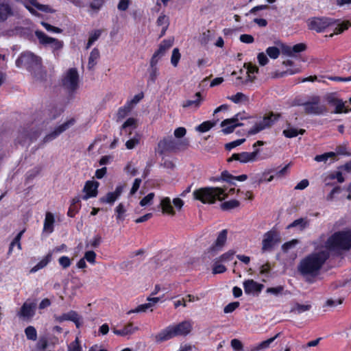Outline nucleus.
I'll return each mask as SVG.
<instances>
[{
  "label": "nucleus",
  "mask_w": 351,
  "mask_h": 351,
  "mask_svg": "<svg viewBox=\"0 0 351 351\" xmlns=\"http://www.w3.org/2000/svg\"><path fill=\"white\" fill-rule=\"evenodd\" d=\"M329 257L327 250L313 252L300 260L297 269L300 276L308 283H313L319 276L321 269Z\"/></svg>",
  "instance_id": "nucleus-1"
},
{
  "label": "nucleus",
  "mask_w": 351,
  "mask_h": 351,
  "mask_svg": "<svg viewBox=\"0 0 351 351\" xmlns=\"http://www.w3.org/2000/svg\"><path fill=\"white\" fill-rule=\"evenodd\" d=\"M318 245L324 247V250L339 252L351 248V230L335 232L326 240L322 235L318 241Z\"/></svg>",
  "instance_id": "nucleus-2"
},
{
  "label": "nucleus",
  "mask_w": 351,
  "mask_h": 351,
  "mask_svg": "<svg viewBox=\"0 0 351 351\" xmlns=\"http://www.w3.org/2000/svg\"><path fill=\"white\" fill-rule=\"evenodd\" d=\"M16 66L18 68L25 67L37 80H42L45 77L41 58L31 51L23 52L16 60Z\"/></svg>",
  "instance_id": "nucleus-3"
},
{
  "label": "nucleus",
  "mask_w": 351,
  "mask_h": 351,
  "mask_svg": "<svg viewBox=\"0 0 351 351\" xmlns=\"http://www.w3.org/2000/svg\"><path fill=\"white\" fill-rule=\"evenodd\" d=\"M192 328L191 321L185 320L177 325L167 327L157 335H152V337L159 343L176 336H186L191 332Z\"/></svg>",
  "instance_id": "nucleus-4"
},
{
  "label": "nucleus",
  "mask_w": 351,
  "mask_h": 351,
  "mask_svg": "<svg viewBox=\"0 0 351 351\" xmlns=\"http://www.w3.org/2000/svg\"><path fill=\"white\" fill-rule=\"evenodd\" d=\"M226 197L224 190L219 187H205L193 191L194 199L204 204H213L216 199L222 200Z\"/></svg>",
  "instance_id": "nucleus-5"
},
{
  "label": "nucleus",
  "mask_w": 351,
  "mask_h": 351,
  "mask_svg": "<svg viewBox=\"0 0 351 351\" xmlns=\"http://www.w3.org/2000/svg\"><path fill=\"white\" fill-rule=\"evenodd\" d=\"M62 86L69 94L75 93L80 87V76L75 68L68 69L62 76Z\"/></svg>",
  "instance_id": "nucleus-6"
},
{
  "label": "nucleus",
  "mask_w": 351,
  "mask_h": 351,
  "mask_svg": "<svg viewBox=\"0 0 351 351\" xmlns=\"http://www.w3.org/2000/svg\"><path fill=\"white\" fill-rule=\"evenodd\" d=\"M337 21L328 17H313L308 21V27L317 32H324L327 27L333 26Z\"/></svg>",
  "instance_id": "nucleus-7"
},
{
  "label": "nucleus",
  "mask_w": 351,
  "mask_h": 351,
  "mask_svg": "<svg viewBox=\"0 0 351 351\" xmlns=\"http://www.w3.org/2000/svg\"><path fill=\"white\" fill-rule=\"evenodd\" d=\"M35 35L39 40L40 44L45 45H50L53 52L56 56L58 55V51L61 50L64 46L63 41L49 37L41 31L36 30L35 32Z\"/></svg>",
  "instance_id": "nucleus-8"
},
{
  "label": "nucleus",
  "mask_w": 351,
  "mask_h": 351,
  "mask_svg": "<svg viewBox=\"0 0 351 351\" xmlns=\"http://www.w3.org/2000/svg\"><path fill=\"white\" fill-rule=\"evenodd\" d=\"M36 302L30 299L27 300L16 313L17 317L24 321H29L36 314Z\"/></svg>",
  "instance_id": "nucleus-9"
},
{
  "label": "nucleus",
  "mask_w": 351,
  "mask_h": 351,
  "mask_svg": "<svg viewBox=\"0 0 351 351\" xmlns=\"http://www.w3.org/2000/svg\"><path fill=\"white\" fill-rule=\"evenodd\" d=\"M304 111L307 114L319 115L326 112L325 106L320 104L319 97H313L311 101L303 104Z\"/></svg>",
  "instance_id": "nucleus-10"
},
{
  "label": "nucleus",
  "mask_w": 351,
  "mask_h": 351,
  "mask_svg": "<svg viewBox=\"0 0 351 351\" xmlns=\"http://www.w3.org/2000/svg\"><path fill=\"white\" fill-rule=\"evenodd\" d=\"M278 117L279 114H274V113H271L269 116L265 117L248 131V134L253 135L257 134L261 130L270 127Z\"/></svg>",
  "instance_id": "nucleus-11"
},
{
  "label": "nucleus",
  "mask_w": 351,
  "mask_h": 351,
  "mask_svg": "<svg viewBox=\"0 0 351 351\" xmlns=\"http://www.w3.org/2000/svg\"><path fill=\"white\" fill-rule=\"evenodd\" d=\"M259 153L260 149H255L252 152H243L239 154H233L232 156L227 160V161L230 162L233 160H238L241 163L254 162L256 160Z\"/></svg>",
  "instance_id": "nucleus-12"
},
{
  "label": "nucleus",
  "mask_w": 351,
  "mask_h": 351,
  "mask_svg": "<svg viewBox=\"0 0 351 351\" xmlns=\"http://www.w3.org/2000/svg\"><path fill=\"white\" fill-rule=\"evenodd\" d=\"M75 121L74 119H71L62 124L57 126L55 129L50 133L47 134L43 138L44 143H48L53 139L56 138L60 134L63 133L64 131L68 130L70 127L74 125Z\"/></svg>",
  "instance_id": "nucleus-13"
},
{
  "label": "nucleus",
  "mask_w": 351,
  "mask_h": 351,
  "mask_svg": "<svg viewBox=\"0 0 351 351\" xmlns=\"http://www.w3.org/2000/svg\"><path fill=\"white\" fill-rule=\"evenodd\" d=\"M53 318L56 322L59 323L64 321H71L75 323L77 328H80L82 324V317L75 311H70L61 315H54Z\"/></svg>",
  "instance_id": "nucleus-14"
},
{
  "label": "nucleus",
  "mask_w": 351,
  "mask_h": 351,
  "mask_svg": "<svg viewBox=\"0 0 351 351\" xmlns=\"http://www.w3.org/2000/svg\"><path fill=\"white\" fill-rule=\"evenodd\" d=\"M243 119V117L239 114H237L234 117L231 119H226L221 123V127L223 128L222 132L224 134H230L233 132L234 129L238 126L243 125L242 123H239V120Z\"/></svg>",
  "instance_id": "nucleus-15"
},
{
  "label": "nucleus",
  "mask_w": 351,
  "mask_h": 351,
  "mask_svg": "<svg viewBox=\"0 0 351 351\" xmlns=\"http://www.w3.org/2000/svg\"><path fill=\"white\" fill-rule=\"evenodd\" d=\"M280 241L278 233L274 230H270L266 232L263 236L262 241V251L266 252L272 248V247Z\"/></svg>",
  "instance_id": "nucleus-16"
},
{
  "label": "nucleus",
  "mask_w": 351,
  "mask_h": 351,
  "mask_svg": "<svg viewBox=\"0 0 351 351\" xmlns=\"http://www.w3.org/2000/svg\"><path fill=\"white\" fill-rule=\"evenodd\" d=\"M326 100L329 104L335 106V110L333 111V113L340 114L342 112L347 113L349 112V110L346 108L344 102L338 99L335 94L331 93L327 95Z\"/></svg>",
  "instance_id": "nucleus-17"
},
{
  "label": "nucleus",
  "mask_w": 351,
  "mask_h": 351,
  "mask_svg": "<svg viewBox=\"0 0 351 351\" xmlns=\"http://www.w3.org/2000/svg\"><path fill=\"white\" fill-rule=\"evenodd\" d=\"M180 143L171 137L164 138L158 143V149L161 154L166 152H173L179 148Z\"/></svg>",
  "instance_id": "nucleus-18"
},
{
  "label": "nucleus",
  "mask_w": 351,
  "mask_h": 351,
  "mask_svg": "<svg viewBox=\"0 0 351 351\" xmlns=\"http://www.w3.org/2000/svg\"><path fill=\"white\" fill-rule=\"evenodd\" d=\"M173 40H164L159 45L158 50L154 53L150 60H155L158 62L159 60L164 56L167 51L173 45Z\"/></svg>",
  "instance_id": "nucleus-19"
},
{
  "label": "nucleus",
  "mask_w": 351,
  "mask_h": 351,
  "mask_svg": "<svg viewBox=\"0 0 351 351\" xmlns=\"http://www.w3.org/2000/svg\"><path fill=\"white\" fill-rule=\"evenodd\" d=\"M99 182L95 181H87L84 187V192L86 194L82 197V199L87 200L90 197H95L97 195V189Z\"/></svg>",
  "instance_id": "nucleus-20"
},
{
  "label": "nucleus",
  "mask_w": 351,
  "mask_h": 351,
  "mask_svg": "<svg viewBox=\"0 0 351 351\" xmlns=\"http://www.w3.org/2000/svg\"><path fill=\"white\" fill-rule=\"evenodd\" d=\"M306 49V45L304 43H298L293 46L282 45V51L283 54L288 56L295 57V53L302 52Z\"/></svg>",
  "instance_id": "nucleus-21"
},
{
  "label": "nucleus",
  "mask_w": 351,
  "mask_h": 351,
  "mask_svg": "<svg viewBox=\"0 0 351 351\" xmlns=\"http://www.w3.org/2000/svg\"><path fill=\"white\" fill-rule=\"evenodd\" d=\"M39 133L37 131H32L31 129H23L19 132L17 137L19 143H24L27 141H33L36 139L38 136Z\"/></svg>",
  "instance_id": "nucleus-22"
},
{
  "label": "nucleus",
  "mask_w": 351,
  "mask_h": 351,
  "mask_svg": "<svg viewBox=\"0 0 351 351\" xmlns=\"http://www.w3.org/2000/svg\"><path fill=\"white\" fill-rule=\"evenodd\" d=\"M14 15V10L7 1L0 2V22L5 21L9 17Z\"/></svg>",
  "instance_id": "nucleus-23"
},
{
  "label": "nucleus",
  "mask_w": 351,
  "mask_h": 351,
  "mask_svg": "<svg viewBox=\"0 0 351 351\" xmlns=\"http://www.w3.org/2000/svg\"><path fill=\"white\" fill-rule=\"evenodd\" d=\"M244 291L247 294L261 292L263 288V285L258 284L253 280H247L243 282Z\"/></svg>",
  "instance_id": "nucleus-24"
},
{
  "label": "nucleus",
  "mask_w": 351,
  "mask_h": 351,
  "mask_svg": "<svg viewBox=\"0 0 351 351\" xmlns=\"http://www.w3.org/2000/svg\"><path fill=\"white\" fill-rule=\"evenodd\" d=\"M138 329L137 326H134L132 323H128L121 329L113 328L112 332L117 335L127 337L134 334L136 331L138 330Z\"/></svg>",
  "instance_id": "nucleus-25"
},
{
  "label": "nucleus",
  "mask_w": 351,
  "mask_h": 351,
  "mask_svg": "<svg viewBox=\"0 0 351 351\" xmlns=\"http://www.w3.org/2000/svg\"><path fill=\"white\" fill-rule=\"evenodd\" d=\"M228 232L226 230L221 231L215 242V244L210 248V252L218 251L221 250L226 243Z\"/></svg>",
  "instance_id": "nucleus-26"
},
{
  "label": "nucleus",
  "mask_w": 351,
  "mask_h": 351,
  "mask_svg": "<svg viewBox=\"0 0 351 351\" xmlns=\"http://www.w3.org/2000/svg\"><path fill=\"white\" fill-rule=\"evenodd\" d=\"M221 178L223 180L229 182L230 184H234V181H245L247 179V176L243 174L239 176H234L229 173L227 171H225L221 173Z\"/></svg>",
  "instance_id": "nucleus-27"
},
{
  "label": "nucleus",
  "mask_w": 351,
  "mask_h": 351,
  "mask_svg": "<svg viewBox=\"0 0 351 351\" xmlns=\"http://www.w3.org/2000/svg\"><path fill=\"white\" fill-rule=\"evenodd\" d=\"M54 222L55 220L53 215L51 213L47 212L45 215L43 231L51 233L53 231Z\"/></svg>",
  "instance_id": "nucleus-28"
},
{
  "label": "nucleus",
  "mask_w": 351,
  "mask_h": 351,
  "mask_svg": "<svg viewBox=\"0 0 351 351\" xmlns=\"http://www.w3.org/2000/svg\"><path fill=\"white\" fill-rule=\"evenodd\" d=\"M158 62L155 60H150L149 68L148 69L149 72V80L152 83H154L156 78L159 75L158 68L157 66Z\"/></svg>",
  "instance_id": "nucleus-29"
},
{
  "label": "nucleus",
  "mask_w": 351,
  "mask_h": 351,
  "mask_svg": "<svg viewBox=\"0 0 351 351\" xmlns=\"http://www.w3.org/2000/svg\"><path fill=\"white\" fill-rule=\"evenodd\" d=\"M162 213H167L170 215H174L175 211L171 206V202L169 197H164L161 199L160 204Z\"/></svg>",
  "instance_id": "nucleus-30"
},
{
  "label": "nucleus",
  "mask_w": 351,
  "mask_h": 351,
  "mask_svg": "<svg viewBox=\"0 0 351 351\" xmlns=\"http://www.w3.org/2000/svg\"><path fill=\"white\" fill-rule=\"evenodd\" d=\"M272 171L269 170L267 171H265L262 174H256L252 178V183L256 184L257 185H260L265 181L271 182L274 179V176H270L268 178H266V176L270 173Z\"/></svg>",
  "instance_id": "nucleus-31"
},
{
  "label": "nucleus",
  "mask_w": 351,
  "mask_h": 351,
  "mask_svg": "<svg viewBox=\"0 0 351 351\" xmlns=\"http://www.w3.org/2000/svg\"><path fill=\"white\" fill-rule=\"evenodd\" d=\"M52 254L48 253L39 263H38L34 267L30 269V273H35L37 271L44 268L51 261Z\"/></svg>",
  "instance_id": "nucleus-32"
},
{
  "label": "nucleus",
  "mask_w": 351,
  "mask_h": 351,
  "mask_svg": "<svg viewBox=\"0 0 351 351\" xmlns=\"http://www.w3.org/2000/svg\"><path fill=\"white\" fill-rule=\"evenodd\" d=\"M280 334V333H278L274 337L261 342L257 346H256L253 348H252L251 351H259L261 350H263V349L269 348L271 344L275 341V339L279 337Z\"/></svg>",
  "instance_id": "nucleus-33"
},
{
  "label": "nucleus",
  "mask_w": 351,
  "mask_h": 351,
  "mask_svg": "<svg viewBox=\"0 0 351 351\" xmlns=\"http://www.w3.org/2000/svg\"><path fill=\"white\" fill-rule=\"evenodd\" d=\"M100 53L97 48H94L90 53L88 58V68L92 69L96 65L97 60L99 58Z\"/></svg>",
  "instance_id": "nucleus-34"
},
{
  "label": "nucleus",
  "mask_w": 351,
  "mask_h": 351,
  "mask_svg": "<svg viewBox=\"0 0 351 351\" xmlns=\"http://www.w3.org/2000/svg\"><path fill=\"white\" fill-rule=\"evenodd\" d=\"M126 211L127 208L123 203H119L118 206L114 208L117 220L118 221H123L125 219Z\"/></svg>",
  "instance_id": "nucleus-35"
},
{
  "label": "nucleus",
  "mask_w": 351,
  "mask_h": 351,
  "mask_svg": "<svg viewBox=\"0 0 351 351\" xmlns=\"http://www.w3.org/2000/svg\"><path fill=\"white\" fill-rule=\"evenodd\" d=\"M195 96L197 97V99L195 100H186L182 104L183 108H189V107H194L195 109H197L199 108L201 102V94L200 93H197L195 94Z\"/></svg>",
  "instance_id": "nucleus-36"
},
{
  "label": "nucleus",
  "mask_w": 351,
  "mask_h": 351,
  "mask_svg": "<svg viewBox=\"0 0 351 351\" xmlns=\"http://www.w3.org/2000/svg\"><path fill=\"white\" fill-rule=\"evenodd\" d=\"M310 304H300L298 303L295 304L290 310L291 313L300 314L305 311H308L311 308Z\"/></svg>",
  "instance_id": "nucleus-37"
},
{
  "label": "nucleus",
  "mask_w": 351,
  "mask_h": 351,
  "mask_svg": "<svg viewBox=\"0 0 351 351\" xmlns=\"http://www.w3.org/2000/svg\"><path fill=\"white\" fill-rule=\"evenodd\" d=\"M305 133V130L300 129L298 130L294 128H289L283 131L284 135L287 138H293L295 137L298 134H304Z\"/></svg>",
  "instance_id": "nucleus-38"
},
{
  "label": "nucleus",
  "mask_w": 351,
  "mask_h": 351,
  "mask_svg": "<svg viewBox=\"0 0 351 351\" xmlns=\"http://www.w3.org/2000/svg\"><path fill=\"white\" fill-rule=\"evenodd\" d=\"M308 226V222L306 219H305L304 218H300V219H295L291 223H290L287 226V228L289 229L291 228L298 226V227H300V230H303L305 228H306Z\"/></svg>",
  "instance_id": "nucleus-39"
},
{
  "label": "nucleus",
  "mask_w": 351,
  "mask_h": 351,
  "mask_svg": "<svg viewBox=\"0 0 351 351\" xmlns=\"http://www.w3.org/2000/svg\"><path fill=\"white\" fill-rule=\"evenodd\" d=\"M101 34V30L96 29L90 34L89 39L86 46V49H88L91 45L99 38Z\"/></svg>",
  "instance_id": "nucleus-40"
},
{
  "label": "nucleus",
  "mask_w": 351,
  "mask_h": 351,
  "mask_svg": "<svg viewBox=\"0 0 351 351\" xmlns=\"http://www.w3.org/2000/svg\"><path fill=\"white\" fill-rule=\"evenodd\" d=\"M240 203L237 199H231L227 202H224L221 204V209L224 210H230L235 208L239 206Z\"/></svg>",
  "instance_id": "nucleus-41"
},
{
  "label": "nucleus",
  "mask_w": 351,
  "mask_h": 351,
  "mask_svg": "<svg viewBox=\"0 0 351 351\" xmlns=\"http://www.w3.org/2000/svg\"><path fill=\"white\" fill-rule=\"evenodd\" d=\"M215 124V122L204 121L196 128V130L200 132H205L210 130Z\"/></svg>",
  "instance_id": "nucleus-42"
},
{
  "label": "nucleus",
  "mask_w": 351,
  "mask_h": 351,
  "mask_svg": "<svg viewBox=\"0 0 351 351\" xmlns=\"http://www.w3.org/2000/svg\"><path fill=\"white\" fill-rule=\"evenodd\" d=\"M336 156L335 152H327L321 155H317L315 157V160L317 162H326L329 158H334Z\"/></svg>",
  "instance_id": "nucleus-43"
},
{
  "label": "nucleus",
  "mask_w": 351,
  "mask_h": 351,
  "mask_svg": "<svg viewBox=\"0 0 351 351\" xmlns=\"http://www.w3.org/2000/svg\"><path fill=\"white\" fill-rule=\"evenodd\" d=\"M25 333L27 338L29 340L35 341L37 339V332L34 326H29L25 329Z\"/></svg>",
  "instance_id": "nucleus-44"
},
{
  "label": "nucleus",
  "mask_w": 351,
  "mask_h": 351,
  "mask_svg": "<svg viewBox=\"0 0 351 351\" xmlns=\"http://www.w3.org/2000/svg\"><path fill=\"white\" fill-rule=\"evenodd\" d=\"M181 54L180 53L178 48H174L172 51L171 57V63L174 66L176 67L178 64V62L180 60Z\"/></svg>",
  "instance_id": "nucleus-45"
},
{
  "label": "nucleus",
  "mask_w": 351,
  "mask_h": 351,
  "mask_svg": "<svg viewBox=\"0 0 351 351\" xmlns=\"http://www.w3.org/2000/svg\"><path fill=\"white\" fill-rule=\"evenodd\" d=\"M234 254V252L230 250L222 255H221L219 257L217 258L215 260H217L219 263H226L228 261H230L233 258V256Z\"/></svg>",
  "instance_id": "nucleus-46"
},
{
  "label": "nucleus",
  "mask_w": 351,
  "mask_h": 351,
  "mask_svg": "<svg viewBox=\"0 0 351 351\" xmlns=\"http://www.w3.org/2000/svg\"><path fill=\"white\" fill-rule=\"evenodd\" d=\"M30 3L38 10L45 12H53V10L47 5H43L37 2L36 0H29Z\"/></svg>",
  "instance_id": "nucleus-47"
},
{
  "label": "nucleus",
  "mask_w": 351,
  "mask_h": 351,
  "mask_svg": "<svg viewBox=\"0 0 351 351\" xmlns=\"http://www.w3.org/2000/svg\"><path fill=\"white\" fill-rule=\"evenodd\" d=\"M228 99L236 104L248 100L247 96L242 93H237L236 95L229 97Z\"/></svg>",
  "instance_id": "nucleus-48"
},
{
  "label": "nucleus",
  "mask_w": 351,
  "mask_h": 351,
  "mask_svg": "<svg viewBox=\"0 0 351 351\" xmlns=\"http://www.w3.org/2000/svg\"><path fill=\"white\" fill-rule=\"evenodd\" d=\"M226 271V267L217 260L214 261L213 273L214 274H222Z\"/></svg>",
  "instance_id": "nucleus-49"
},
{
  "label": "nucleus",
  "mask_w": 351,
  "mask_h": 351,
  "mask_svg": "<svg viewBox=\"0 0 351 351\" xmlns=\"http://www.w3.org/2000/svg\"><path fill=\"white\" fill-rule=\"evenodd\" d=\"M140 138H141L140 136L136 134L133 138L127 141L125 143V146H126L127 149H134L135 147V146L139 143Z\"/></svg>",
  "instance_id": "nucleus-50"
},
{
  "label": "nucleus",
  "mask_w": 351,
  "mask_h": 351,
  "mask_svg": "<svg viewBox=\"0 0 351 351\" xmlns=\"http://www.w3.org/2000/svg\"><path fill=\"white\" fill-rule=\"evenodd\" d=\"M117 199L112 192H109L104 197H101L100 201L103 203L112 204Z\"/></svg>",
  "instance_id": "nucleus-51"
},
{
  "label": "nucleus",
  "mask_w": 351,
  "mask_h": 351,
  "mask_svg": "<svg viewBox=\"0 0 351 351\" xmlns=\"http://www.w3.org/2000/svg\"><path fill=\"white\" fill-rule=\"evenodd\" d=\"M152 306V304L151 302H148L146 304H141L138 306L135 309L130 310L128 312V314L133 313H141L145 312L148 308Z\"/></svg>",
  "instance_id": "nucleus-52"
},
{
  "label": "nucleus",
  "mask_w": 351,
  "mask_h": 351,
  "mask_svg": "<svg viewBox=\"0 0 351 351\" xmlns=\"http://www.w3.org/2000/svg\"><path fill=\"white\" fill-rule=\"evenodd\" d=\"M267 54L272 59H276L280 53V49L276 47H269L266 49Z\"/></svg>",
  "instance_id": "nucleus-53"
},
{
  "label": "nucleus",
  "mask_w": 351,
  "mask_h": 351,
  "mask_svg": "<svg viewBox=\"0 0 351 351\" xmlns=\"http://www.w3.org/2000/svg\"><path fill=\"white\" fill-rule=\"evenodd\" d=\"M157 25L163 27H168L169 25V17L165 14H161L158 16L156 21Z\"/></svg>",
  "instance_id": "nucleus-54"
},
{
  "label": "nucleus",
  "mask_w": 351,
  "mask_h": 351,
  "mask_svg": "<svg viewBox=\"0 0 351 351\" xmlns=\"http://www.w3.org/2000/svg\"><path fill=\"white\" fill-rule=\"evenodd\" d=\"M350 26H351V23L349 21L339 23L335 27V34H341L344 30L348 29Z\"/></svg>",
  "instance_id": "nucleus-55"
},
{
  "label": "nucleus",
  "mask_w": 351,
  "mask_h": 351,
  "mask_svg": "<svg viewBox=\"0 0 351 351\" xmlns=\"http://www.w3.org/2000/svg\"><path fill=\"white\" fill-rule=\"evenodd\" d=\"M154 197V193H149L147 195L144 197L140 201V205L141 206H146L147 205L152 204Z\"/></svg>",
  "instance_id": "nucleus-56"
},
{
  "label": "nucleus",
  "mask_w": 351,
  "mask_h": 351,
  "mask_svg": "<svg viewBox=\"0 0 351 351\" xmlns=\"http://www.w3.org/2000/svg\"><path fill=\"white\" fill-rule=\"evenodd\" d=\"M245 138H241L236 141H234L232 142L228 143L226 144L225 147L227 150H231L232 149L241 145L245 142Z\"/></svg>",
  "instance_id": "nucleus-57"
},
{
  "label": "nucleus",
  "mask_w": 351,
  "mask_h": 351,
  "mask_svg": "<svg viewBox=\"0 0 351 351\" xmlns=\"http://www.w3.org/2000/svg\"><path fill=\"white\" fill-rule=\"evenodd\" d=\"M283 290H284L283 286H278L276 287L267 288L266 290V292L267 293L273 294L274 295H278L280 294H282Z\"/></svg>",
  "instance_id": "nucleus-58"
},
{
  "label": "nucleus",
  "mask_w": 351,
  "mask_h": 351,
  "mask_svg": "<svg viewBox=\"0 0 351 351\" xmlns=\"http://www.w3.org/2000/svg\"><path fill=\"white\" fill-rule=\"evenodd\" d=\"M68 351H82V347L80 345V341L77 337L74 341L71 342L69 345Z\"/></svg>",
  "instance_id": "nucleus-59"
},
{
  "label": "nucleus",
  "mask_w": 351,
  "mask_h": 351,
  "mask_svg": "<svg viewBox=\"0 0 351 351\" xmlns=\"http://www.w3.org/2000/svg\"><path fill=\"white\" fill-rule=\"evenodd\" d=\"M132 108L131 106H130L128 104L123 106V108H121L117 113L119 118H124L130 111Z\"/></svg>",
  "instance_id": "nucleus-60"
},
{
  "label": "nucleus",
  "mask_w": 351,
  "mask_h": 351,
  "mask_svg": "<svg viewBox=\"0 0 351 351\" xmlns=\"http://www.w3.org/2000/svg\"><path fill=\"white\" fill-rule=\"evenodd\" d=\"M239 306V302H233L231 303H229L228 305H226L223 308V312L225 313H230L233 312L237 308H238Z\"/></svg>",
  "instance_id": "nucleus-61"
},
{
  "label": "nucleus",
  "mask_w": 351,
  "mask_h": 351,
  "mask_svg": "<svg viewBox=\"0 0 351 351\" xmlns=\"http://www.w3.org/2000/svg\"><path fill=\"white\" fill-rule=\"evenodd\" d=\"M84 258L88 263L94 264L95 263L96 254L92 250L87 251L84 254Z\"/></svg>",
  "instance_id": "nucleus-62"
},
{
  "label": "nucleus",
  "mask_w": 351,
  "mask_h": 351,
  "mask_svg": "<svg viewBox=\"0 0 351 351\" xmlns=\"http://www.w3.org/2000/svg\"><path fill=\"white\" fill-rule=\"evenodd\" d=\"M58 263L64 269L68 268L71 264V259L66 256H61L58 260Z\"/></svg>",
  "instance_id": "nucleus-63"
},
{
  "label": "nucleus",
  "mask_w": 351,
  "mask_h": 351,
  "mask_svg": "<svg viewBox=\"0 0 351 351\" xmlns=\"http://www.w3.org/2000/svg\"><path fill=\"white\" fill-rule=\"evenodd\" d=\"M231 346L235 351H242L243 347L241 341L237 339L231 341Z\"/></svg>",
  "instance_id": "nucleus-64"
}]
</instances>
